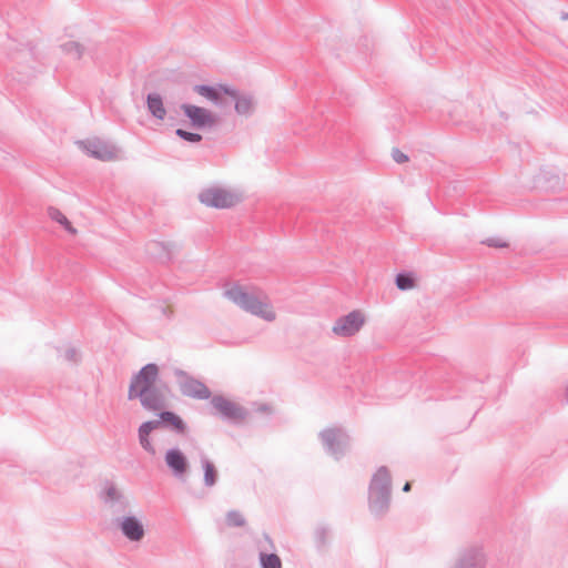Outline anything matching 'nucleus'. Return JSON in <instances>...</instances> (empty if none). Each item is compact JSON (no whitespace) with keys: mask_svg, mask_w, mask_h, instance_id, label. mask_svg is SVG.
Returning <instances> with one entry per match:
<instances>
[{"mask_svg":"<svg viewBox=\"0 0 568 568\" xmlns=\"http://www.w3.org/2000/svg\"><path fill=\"white\" fill-rule=\"evenodd\" d=\"M148 108L149 111L158 119L163 120L165 116V109L163 105V101L158 94H149L148 97Z\"/></svg>","mask_w":568,"mask_h":568,"instance_id":"15","label":"nucleus"},{"mask_svg":"<svg viewBox=\"0 0 568 568\" xmlns=\"http://www.w3.org/2000/svg\"><path fill=\"white\" fill-rule=\"evenodd\" d=\"M48 214H49L50 219L52 221L57 222L58 224H60L69 235L77 236L79 234L78 229L68 219V216L59 209L50 207L48 210Z\"/></svg>","mask_w":568,"mask_h":568,"instance_id":"12","label":"nucleus"},{"mask_svg":"<svg viewBox=\"0 0 568 568\" xmlns=\"http://www.w3.org/2000/svg\"><path fill=\"white\" fill-rule=\"evenodd\" d=\"M204 480L207 486H213L216 480V469L214 465L209 462L204 464Z\"/></svg>","mask_w":568,"mask_h":568,"instance_id":"19","label":"nucleus"},{"mask_svg":"<svg viewBox=\"0 0 568 568\" xmlns=\"http://www.w3.org/2000/svg\"><path fill=\"white\" fill-rule=\"evenodd\" d=\"M71 49H74L79 53V55L81 54L80 45L78 43H72Z\"/></svg>","mask_w":568,"mask_h":568,"instance_id":"24","label":"nucleus"},{"mask_svg":"<svg viewBox=\"0 0 568 568\" xmlns=\"http://www.w3.org/2000/svg\"><path fill=\"white\" fill-rule=\"evenodd\" d=\"M181 390L183 395L197 399H205L210 397L209 388L200 381L191 377H185L181 382Z\"/></svg>","mask_w":568,"mask_h":568,"instance_id":"10","label":"nucleus"},{"mask_svg":"<svg viewBox=\"0 0 568 568\" xmlns=\"http://www.w3.org/2000/svg\"><path fill=\"white\" fill-rule=\"evenodd\" d=\"M181 109L195 128L213 126L217 122L215 114L206 108L195 104H183Z\"/></svg>","mask_w":568,"mask_h":568,"instance_id":"6","label":"nucleus"},{"mask_svg":"<svg viewBox=\"0 0 568 568\" xmlns=\"http://www.w3.org/2000/svg\"><path fill=\"white\" fill-rule=\"evenodd\" d=\"M483 244L496 248H505L509 246L508 241L501 236L488 237L483 241Z\"/></svg>","mask_w":568,"mask_h":568,"instance_id":"20","label":"nucleus"},{"mask_svg":"<svg viewBox=\"0 0 568 568\" xmlns=\"http://www.w3.org/2000/svg\"><path fill=\"white\" fill-rule=\"evenodd\" d=\"M159 368L155 364L145 365L132 379L129 398H139L142 406L149 410H159L165 404V398L156 386Z\"/></svg>","mask_w":568,"mask_h":568,"instance_id":"1","label":"nucleus"},{"mask_svg":"<svg viewBox=\"0 0 568 568\" xmlns=\"http://www.w3.org/2000/svg\"><path fill=\"white\" fill-rule=\"evenodd\" d=\"M122 531L131 540H140L143 535V526L134 517H128L122 521Z\"/></svg>","mask_w":568,"mask_h":568,"instance_id":"13","label":"nucleus"},{"mask_svg":"<svg viewBox=\"0 0 568 568\" xmlns=\"http://www.w3.org/2000/svg\"><path fill=\"white\" fill-rule=\"evenodd\" d=\"M410 487H412V486H410V483H406V484L404 485V487H403V490L407 493V491H409V490H410Z\"/></svg>","mask_w":568,"mask_h":568,"instance_id":"25","label":"nucleus"},{"mask_svg":"<svg viewBox=\"0 0 568 568\" xmlns=\"http://www.w3.org/2000/svg\"><path fill=\"white\" fill-rule=\"evenodd\" d=\"M162 422L168 423L169 425H171L174 429H176L179 432H183L185 428L184 423L181 419V417L172 412L161 413L160 420H152V422L143 423L139 428L140 444L142 445V447L145 450L151 452L152 454H154L155 452L149 440V435L152 430L159 428L161 426Z\"/></svg>","mask_w":568,"mask_h":568,"instance_id":"4","label":"nucleus"},{"mask_svg":"<svg viewBox=\"0 0 568 568\" xmlns=\"http://www.w3.org/2000/svg\"><path fill=\"white\" fill-rule=\"evenodd\" d=\"M390 477L386 468H379L373 477L371 488L372 490L383 491L389 486Z\"/></svg>","mask_w":568,"mask_h":568,"instance_id":"14","label":"nucleus"},{"mask_svg":"<svg viewBox=\"0 0 568 568\" xmlns=\"http://www.w3.org/2000/svg\"><path fill=\"white\" fill-rule=\"evenodd\" d=\"M261 564L263 568H282L281 559L277 555L261 554Z\"/></svg>","mask_w":568,"mask_h":568,"instance_id":"18","label":"nucleus"},{"mask_svg":"<svg viewBox=\"0 0 568 568\" xmlns=\"http://www.w3.org/2000/svg\"><path fill=\"white\" fill-rule=\"evenodd\" d=\"M80 145L87 150L92 156L102 160V161H111L116 158V151L114 146L99 141H88V142H81Z\"/></svg>","mask_w":568,"mask_h":568,"instance_id":"9","label":"nucleus"},{"mask_svg":"<svg viewBox=\"0 0 568 568\" xmlns=\"http://www.w3.org/2000/svg\"><path fill=\"white\" fill-rule=\"evenodd\" d=\"M176 134L182 138L183 140L192 143L200 142L202 140V136L199 133L187 132L182 129L176 130Z\"/></svg>","mask_w":568,"mask_h":568,"instance_id":"22","label":"nucleus"},{"mask_svg":"<svg viewBox=\"0 0 568 568\" xmlns=\"http://www.w3.org/2000/svg\"><path fill=\"white\" fill-rule=\"evenodd\" d=\"M199 200L207 207L227 210L242 201V194L222 185H209L200 192Z\"/></svg>","mask_w":568,"mask_h":568,"instance_id":"3","label":"nucleus"},{"mask_svg":"<svg viewBox=\"0 0 568 568\" xmlns=\"http://www.w3.org/2000/svg\"><path fill=\"white\" fill-rule=\"evenodd\" d=\"M193 90L197 95L216 106L225 105L229 101L234 102V109L239 115L248 116L254 110L253 97L242 93L229 84H200L195 85Z\"/></svg>","mask_w":568,"mask_h":568,"instance_id":"2","label":"nucleus"},{"mask_svg":"<svg viewBox=\"0 0 568 568\" xmlns=\"http://www.w3.org/2000/svg\"><path fill=\"white\" fill-rule=\"evenodd\" d=\"M392 156L397 163H405L408 161V156L398 149L393 150Z\"/></svg>","mask_w":568,"mask_h":568,"instance_id":"23","label":"nucleus"},{"mask_svg":"<svg viewBox=\"0 0 568 568\" xmlns=\"http://www.w3.org/2000/svg\"><path fill=\"white\" fill-rule=\"evenodd\" d=\"M212 405L219 414L232 422L240 423L246 417V412L242 406L224 397H214Z\"/></svg>","mask_w":568,"mask_h":568,"instance_id":"7","label":"nucleus"},{"mask_svg":"<svg viewBox=\"0 0 568 568\" xmlns=\"http://www.w3.org/2000/svg\"><path fill=\"white\" fill-rule=\"evenodd\" d=\"M396 285L399 290H410L415 286V281L413 277L404 274H399L396 277Z\"/></svg>","mask_w":568,"mask_h":568,"instance_id":"21","label":"nucleus"},{"mask_svg":"<svg viewBox=\"0 0 568 568\" xmlns=\"http://www.w3.org/2000/svg\"><path fill=\"white\" fill-rule=\"evenodd\" d=\"M242 308L267 322H272L276 318V313L273 310L272 305L254 296H250L245 304L242 306Z\"/></svg>","mask_w":568,"mask_h":568,"instance_id":"8","label":"nucleus"},{"mask_svg":"<svg viewBox=\"0 0 568 568\" xmlns=\"http://www.w3.org/2000/svg\"><path fill=\"white\" fill-rule=\"evenodd\" d=\"M225 521L230 527H242L245 525V518L243 514L237 510L227 513Z\"/></svg>","mask_w":568,"mask_h":568,"instance_id":"17","label":"nucleus"},{"mask_svg":"<svg viewBox=\"0 0 568 568\" xmlns=\"http://www.w3.org/2000/svg\"><path fill=\"white\" fill-rule=\"evenodd\" d=\"M226 295L229 298H231L233 302L239 304L241 307L245 304L247 298L251 296L248 295L244 288L240 285H232L227 288Z\"/></svg>","mask_w":568,"mask_h":568,"instance_id":"16","label":"nucleus"},{"mask_svg":"<svg viewBox=\"0 0 568 568\" xmlns=\"http://www.w3.org/2000/svg\"><path fill=\"white\" fill-rule=\"evenodd\" d=\"M365 324V316L361 311H353L339 317L333 325L332 331L339 337L356 335Z\"/></svg>","mask_w":568,"mask_h":568,"instance_id":"5","label":"nucleus"},{"mask_svg":"<svg viewBox=\"0 0 568 568\" xmlns=\"http://www.w3.org/2000/svg\"><path fill=\"white\" fill-rule=\"evenodd\" d=\"M168 466L178 475L183 474L187 468L185 456L178 449H171L165 455Z\"/></svg>","mask_w":568,"mask_h":568,"instance_id":"11","label":"nucleus"}]
</instances>
